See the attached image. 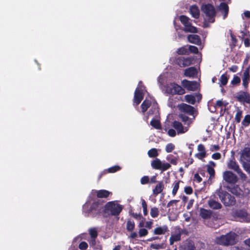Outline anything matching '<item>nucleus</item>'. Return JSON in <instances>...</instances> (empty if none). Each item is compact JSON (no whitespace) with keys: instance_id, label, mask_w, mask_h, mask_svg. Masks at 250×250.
I'll return each mask as SVG.
<instances>
[{"instance_id":"69168bd1","label":"nucleus","mask_w":250,"mask_h":250,"mask_svg":"<svg viewBox=\"0 0 250 250\" xmlns=\"http://www.w3.org/2000/svg\"><path fill=\"white\" fill-rule=\"evenodd\" d=\"M179 201L178 200H172L167 203V207L168 208L170 206H173L174 205H176Z\"/></svg>"},{"instance_id":"8fccbe9b","label":"nucleus","mask_w":250,"mask_h":250,"mask_svg":"<svg viewBox=\"0 0 250 250\" xmlns=\"http://www.w3.org/2000/svg\"><path fill=\"white\" fill-rule=\"evenodd\" d=\"M175 148V146L172 143H168L166 146V151L167 153L172 152Z\"/></svg>"},{"instance_id":"c03bdc74","label":"nucleus","mask_w":250,"mask_h":250,"mask_svg":"<svg viewBox=\"0 0 250 250\" xmlns=\"http://www.w3.org/2000/svg\"><path fill=\"white\" fill-rule=\"evenodd\" d=\"M241 79L239 77L234 75L232 80L231 81L230 83L232 85H238L240 83Z\"/></svg>"},{"instance_id":"4d7b16f0","label":"nucleus","mask_w":250,"mask_h":250,"mask_svg":"<svg viewBox=\"0 0 250 250\" xmlns=\"http://www.w3.org/2000/svg\"><path fill=\"white\" fill-rule=\"evenodd\" d=\"M179 20L181 22L184 24V23H186L187 22H188V21H190V19L185 15H181L179 17Z\"/></svg>"},{"instance_id":"f3484780","label":"nucleus","mask_w":250,"mask_h":250,"mask_svg":"<svg viewBox=\"0 0 250 250\" xmlns=\"http://www.w3.org/2000/svg\"><path fill=\"white\" fill-rule=\"evenodd\" d=\"M143 98L144 94L142 90L137 88L134 92V103L136 105H138L141 102Z\"/></svg>"},{"instance_id":"a19ab883","label":"nucleus","mask_w":250,"mask_h":250,"mask_svg":"<svg viewBox=\"0 0 250 250\" xmlns=\"http://www.w3.org/2000/svg\"><path fill=\"white\" fill-rule=\"evenodd\" d=\"M179 55H188V49L186 46H183L178 48L176 51Z\"/></svg>"},{"instance_id":"f03ea898","label":"nucleus","mask_w":250,"mask_h":250,"mask_svg":"<svg viewBox=\"0 0 250 250\" xmlns=\"http://www.w3.org/2000/svg\"><path fill=\"white\" fill-rule=\"evenodd\" d=\"M123 209L121 205L116 203L115 201H110L105 204L103 209L104 217L107 216H118Z\"/></svg>"},{"instance_id":"338daca9","label":"nucleus","mask_w":250,"mask_h":250,"mask_svg":"<svg viewBox=\"0 0 250 250\" xmlns=\"http://www.w3.org/2000/svg\"><path fill=\"white\" fill-rule=\"evenodd\" d=\"M197 149L200 152H206L205 146L203 144H199L198 146Z\"/></svg>"},{"instance_id":"5701e85b","label":"nucleus","mask_w":250,"mask_h":250,"mask_svg":"<svg viewBox=\"0 0 250 250\" xmlns=\"http://www.w3.org/2000/svg\"><path fill=\"white\" fill-rule=\"evenodd\" d=\"M188 40L190 43L199 45L201 44V40L200 36L196 34H191L188 36Z\"/></svg>"},{"instance_id":"6e6552de","label":"nucleus","mask_w":250,"mask_h":250,"mask_svg":"<svg viewBox=\"0 0 250 250\" xmlns=\"http://www.w3.org/2000/svg\"><path fill=\"white\" fill-rule=\"evenodd\" d=\"M151 166L154 169L160 170L165 171L171 167V165L168 163H162L158 158L152 160L151 162Z\"/></svg>"},{"instance_id":"f704fd0d","label":"nucleus","mask_w":250,"mask_h":250,"mask_svg":"<svg viewBox=\"0 0 250 250\" xmlns=\"http://www.w3.org/2000/svg\"><path fill=\"white\" fill-rule=\"evenodd\" d=\"M148 115H155L156 116L159 114V107L157 104H154L152 106L151 108L149 110L148 113Z\"/></svg>"},{"instance_id":"393cba45","label":"nucleus","mask_w":250,"mask_h":250,"mask_svg":"<svg viewBox=\"0 0 250 250\" xmlns=\"http://www.w3.org/2000/svg\"><path fill=\"white\" fill-rule=\"evenodd\" d=\"M185 26L184 31L186 32H190L195 33L197 32V29L196 27L192 26L190 21L187 22L186 23L183 24Z\"/></svg>"},{"instance_id":"0eeeda50","label":"nucleus","mask_w":250,"mask_h":250,"mask_svg":"<svg viewBox=\"0 0 250 250\" xmlns=\"http://www.w3.org/2000/svg\"><path fill=\"white\" fill-rule=\"evenodd\" d=\"M223 179L226 183L232 186L238 181L237 175L230 170H226L223 173Z\"/></svg>"},{"instance_id":"5fc2aeb1","label":"nucleus","mask_w":250,"mask_h":250,"mask_svg":"<svg viewBox=\"0 0 250 250\" xmlns=\"http://www.w3.org/2000/svg\"><path fill=\"white\" fill-rule=\"evenodd\" d=\"M188 51V52H190L194 54H198L199 52L198 48L196 46L193 45H189Z\"/></svg>"},{"instance_id":"c85d7f7f","label":"nucleus","mask_w":250,"mask_h":250,"mask_svg":"<svg viewBox=\"0 0 250 250\" xmlns=\"http://www.w3.org/2000/svg\"><path fill=\"white\" fill-rule=\"evenodd\" d=\"M120 169H121V167L119 166H114L112 167H110L109 168H108L106 171L105 170V171H103L102 173H101L99 175V179H101L103 174H105L107 172L114 173V172H116L119 171V170H120Z\"/></svg>"},{"instance_id":"de8ad7c7","label":"nucleus","mask_w":250,"mask_h":250,"mask_svg":"<svg viewBox=\"0 0 250 250\" xmlns=\"http://www.w3.org/2000/svg\"><path fill=\"white\" fill-rule=\"evenodd\" d=\"M242 117V111L241 110H238L235 116V120L239 123L241 121V118Z\"/></svg>"},{"instance_id":"a18cd8bd","label":"nucleus","mask_w":250,"mask_h":250,"mask_svg":"<svg viewBox=\"0 0 250 250\" xmlns=\"http://www.w3.org/2000/svg\"><path fill=\"white\" fill-rule=\"evenodd\" d=\"M150 215L153 218H156L159 215V210L156 207H153L151 208Z\"/></svg>"},{"instance_id":"79ce46f5","label":"nucleus","mask_w":250,"mask_h":250,"mask_svg":"<svg viewBox=\"0 0 250 250\" xmlns=\"http://www.w3.org/2000/svg\"><path fill=\"white\" fill-rule=\"evenodd\" d=\"M207 171L209 174V179L214 178L215 177V171L213 167L210 166H206Z\"/></svg>"},{"instance_id":"e433bc0d","label":"nucleus","mask_w":250,"mask_h":250,"mask_svg":"<svg viewBox=\"0 0 250 250\" xmlns=\"http://www.w3.org/2000/svg\"><path fill=\"white\" fill-rule=\"evenodd\" d=\"M181 240V235L180 234H176L174 235H171L169 238V243L170 245H172L175 242H177L180 241Z\"/></svg>"},{"instance_id":"603ef678","label":"nucleus","mask_w":250,"mask_h":250,"mask_svg":"<svg viewBox=\"0 0 250 250\" xmlns=\"http://www.w3.org/2000/svg\"><path fill=\"white\" fill-rule=\"evenodd\" d=\"M179 117L181 119V120L185 123H186L189 121V117L184 113H180L179 115Z\"/></svg>"},{"instance_id":"bf43d9fd","label":"nucleus","mask_w":250,"mask_h":250,"mask_svg":"<svg viewBox=\"0 0 250 250\" xmlns=\"http://www.w3.org/2000/svg\"><path fill=\"white\" fill-rule=\"evenodd\" d=\"M195 157L200 160H202L206 157V152H199L195 154Z\"/></svg>"},{"instance_id":"72a5a7b5","label":"nucleus","mask_w":250,"mask_h":250,"mask_svg":"<svg viewBox=\"0 0 250 250\" xmlns=\"http://www.w3.org/2000/svg\"><path fill=\"white\" fill-rule=\"evenodd\" d=\"M229 78L228 77L227 73L222 74L220 79L219 81L220 82V86H222L226 85L228 82Z\"/></svg>"},{"instance_id":"7c9ffc66","label":"nucleus","mask_w":250,"mask_h":250,"mask_svg":"<svg viewBox=\"0 0 250 250\" xmlns=\"http://www.w3.org/2000/svg\"><path fill=\"white\" fill-rule=\"evenodd\" d=\"M200 216L204 219L209 218L211 216V212L203 208H201L200 211Z\"/></svg>"},{"instance_id":"dca6fc26","label":"nucleus","mask_w":250,"mask_h":250,"mask_svg":"<svg viewBox=\"0 0 250 250\" xmlns=\"http://www.w3.org/2000/svg\"><path fill=\"white\" fill-rule=\"evenodd\" d=\"M250 66L246 68L243 72L242 76V84L246 89H247L248 87L249 81L250 79Z\"/></svg>"},{"instance_id":"4468645a","label":"nucleus","mask_w":250,"mask_h":250,"mask_svg":"<svg viewBox=\"0 0 250 250\" xmlns=\"http://www.w3.org/2000/svg\"><path fill=\"white\" fill-rule=\"evenodd\" d=\"M170 85L171 88L169 93L172 95H183L186 93L184 87L176 83H171Z\"/></svg>"},{"instance_id":"6e6d98bb","label":"nucleus","mask_w":250,"mask_h":250,"mask_svg":"<svg viewBox=\"0 0 250 250\" xmlns=\"http://www.w3.org/2000/svg\"><path fill=\"white\" fill-rule=\"evenodd\" d=\"M236 172L238 174V175L239 176L240 179L242 181L246 180L247 176L243 172V171H242L241 168H240L239 170H237Z\"/></svg>"},{"instance_id":"6ab92c4d","label":"nucleus","mask_w":250,"mask_h":250,"mask_svg":"<svg viewBox=\"0 0 250 250\" xmlns=\"http://www.w3.org/2000/svg\"><path fill=\"white\" fill-rule=\"evenodd\" d=\"M172 126L177 130L178 134L184 133L188 130L183 126L181 123L177 121H174L173 122Z\"/></svg>"},{"instance_id":"473e14b6","label":"nucleus","mask_w":250,"mask_h":250,"mask_svg":"<svg viewBox=\"0 0 250 250\" xmlns=\"http://www.w3.org/2000/svg\"><path fill=\"white\" fill-rule=\"evenodd\" d=\"M151 104V102L149 100H145L141 105V108L143 113L147 111Z\"/></svg>"},{"instance_id":"4be33fe9","label":"nucleus","mask_w":250,"mask_h":250,"mask_svg":"<svg viewBox=\"0 0 250 250\" xmlns=\"http://www.w3.org/2000/svg\"><path fill=\"white\" fill-rule=\"evenodd\" d=\"M197 74V69L194 67H190L185 70L184 76L187 77L193 78Z\"/></svg>"},{"instance_id":"774afa93","label":"nucleus","mask_w":250,"mask_h":250,"mask_svg":"<svg viewBox=\"0 0 250 250\" xmlns=\"http://www.w3.org/2000/svg\"><path fill=\"white\" fill-rule=\"evenodd\" d=\"M168 135L170 137H175L176 136V131L173 129H169L167 132Z\"/></svg>"},{"instance_id":"37998d69","label":"nucleus","mask_w":250,"mask_h":250,"mask_svg":"<svg viewBox=\"0 0 250 250\" xmlns=\"http://www.w3.org/2000/svg\"><path fill=\"white\" fill-rule=\"evenodd\" d=\"M250 124V115L248 114L244 117V118L242 122V125L245 127H247Z\"/></svg>"},{"instance_id":"ddd939ff","label":"nucleus","mask_w":250,"mask_h":250,"mask_svg":"<svg viewBox=\"0 0 250 250\" xmlns=\"http://www.w3.org/2000/svg\"><path fill=\"white\" fill-rule=\"evenodd\" d=\"M202 98V95L200 93L194 94H188L185 96V101L190 104H194L197 101L199 103Z\"/></svg>"},{"instance_id":"c9c22d12","label":"nucleus","mask_w":250,"mask_h":250,"mask_svg":"<svg viewBox=\"0 0 250 250\" xmlns=\"http://www.w3.org/2000/svg\"><path fill=\"white\" fill-rule=\"evenodd\" d=\"M150 125L157 129H161L162 125L160 121L156 119H152L150 122Z\"/></svg>"},{"instance_id":"2f4dec72","label":"nucleus","mask_w":250,"mask_h":250,"mask_svg":"<svg viewBox=\"0 0 250 250\" xmlns=\"http://www.w3.org/2000/svg\"><path fill=\"white\" fill-rule=\"evenodd\" d=\"M135 227V222L131 219H128L126 224V229L128 232H132Z\"/></svg>"},{"instance_id":"cd10ccee","label":"nucleus","mask_w":250,"mask_h":250,"mask_svg":"<svg viewBox=\"0 0 250 250\" xmlns=\"http://www.w3.org/2000/svg\"><path fill=\"white\" fill-rule=\"evenodd\" d=\"M208 203L209 208L213 209H220L222 207L220 203L212 199H210L208 201Z\"/></svg>"},{"instance_id":"680f3d73","label":"nucleus","mask_w":250,"mask_h":250,"mask_svg":"<svg viewBox=\"0 0 250 250\" xmlns=\"http://www.w3.org/2000/svg\"><path fill=\"white\" fill-rule=\"evenodd\" d=\"M130 214L134 218L136 219H140L142 218L143 219L145 220V219L142 217V215L140 213L137 214L136 213L132 212L130 213Z\"/></svg>"},{"instance_id":"09e8293b","label":"nucleus","mask_w":250,"mask_h":250,"mask_svg":"<svg viewBox=\"0 0 250 250\" xmlns=\"http://www.w3.org/2000/svg\"><path fill=\"white\" fill-rule=\"evenodd\" d=\"M89 233L91 238H96L98 236V232L95 228H91L89 229Z\"/></svg>"},{"instance_id":"052dcab7","label":"nucleus","mask_w":250,"mask_h":250,"mask_svg":"<svg viewBox=\"0 0 250 250\" xmlns=\"http://www.w3.org/2000/svg\"><path fill=\"white\" fill-rule=\"evenodd\" d=\"M184 191L187 194H191L193 192V189L190 186H187L185 188Z\"/></svg>"},{"instance_id":"3c124183","label":"nucleus","mask_w":250,"mask_h":250,"mask_svg":"<svg viewBox=\"0 0 250 250\" xmlns=\"http://www.w3.org/2000/svg\"><path fill=\"white\" fill-rule=\"evenodd\" d=\"M141 201L144 214L145 216H146L147 214V204L146 201L143 199H141Z\"/></svg>"},{"instance_id":"7ed1b4c3","label":"nucleus","mask_w":250,"mask_h":250,"mask_svg":"<svg viewBox=\"0 0 250 250\" xmlns=\"http://www.w3.org/2000/svg\"><path fill=\"white\" fill-rule=\"evenodd\" d=\"M237 235L234 232L230 231L225 235L217 237L215 242L217 244L222 246H231L237 243Z\"/></svg>"},{"instance_id":"423d86ee","label":"nucleus","mask_w":250,"mask_h":250,"mask_svg":"<svg viewBox=\"0 0 250 250\" xmlns=\"http://www.w3.org/2000/svg\"><path fill=\"white\" fill-rule=\"evenodd\" d=\"M232 215L241 222H250V214L245 209H237L232 212Z\"/></svg>"},{"instance_id":"4c0bfd02","label":"nucleus","mask_w":250,"mask_h":250,"mask_svg":"<svg viewBox=\"0 0 250 250\" xmlns=\"http://www.w3.org/2000/svg\"><path fill=\"white\" fill-rule=\"evenodd\" d=\"M147 154L150 158H156L159 155L157 149L155 148L149 150L147 152Z\"/></svg>"},{"instance_id":"13d9d810","label":"nucleus","mask_w":250,"mask_h":250,"mask_svg":"<svg viewBox=\"0 0 250 250\" xmlns=\"http://www.w3.org/2000/svg\"><path fill=\"white\" fill-rule=\"evenodd\" d=\"M88 246L86 242L83 241L79 245V248L81 250H85L87 249Z\"/></svg>"},{"instance_id":"aec40b11","label":"nucleus","mask_w":250,"mask_h":250,"mask_svg":"<svg viewBox=\"0 0 250 250\" xmlns=\"http://www.w3.org/2000/svg\"><path fill=\"white\" fill-rule=\"evenodd\" d=\"M218 10L223 14V19H225L228 16L229 7L228 5L224 2H221L218 6Z\"/></svg>"},{"instance_id":"9b49d317","label":"nucleus","mask_w":250,"mask_h":250,"mask_svg":"<svg viewBox=\"0 0 250 250\" xmlns=\"http://www.w3.org/2000/svg\"><path fill=\"white\" fill-rule=\"evenodd\" d=\"M181 85L184 89L185 88L188 91H196L198 88V83L197 82L190 81L186 79L181 81Z\"/></svg>"},{"instance_id":"864d4df0","label":"nucleus","mask_w":250,"mask_h":250,"mask_svg":"<svg viewBox=\"0 0 250 250\" xmlns=\"http://www.w3.org/2000/svg\"><path fill=\"white\" fill-rule=\"evenodd\" d=\"M149 177L148 176H144L140 180V182L142 185H146L149 182Z\"/></svg>"},{"instance_id":"bb28decb","label":"nucleus","mask_w":250,"mask_h":250,"mask_svg":"<svg viewBox=\"0 0 250 250\" xmlns=\"http://www.w3.org/2000/svg\"><path fill=\"white\" fill-rule=\"evenodd\" d=\"M168 228L167 226L164 225L162 227L156 228L153 230V234L155 235L165 234L166 232L168 231Z\"/></svg>"},{"instance_id":"9d476101","label":"nucleus","mask_w":250,"mask_h":250,"mask_svg":"<svg viewBox=\"0 0 250 250\" xmlns=\"http://www.w3.org/2000/svg\"><path fill=\"white\" fill-rule=\"evenodd\" d=\"M240 161L243 167L245 164H250V147H246L242 150Z\"/></svg>"},{"instance_id":"a211bd4d","label":"nucleus","mask_w":250,"mask_h":250,"mask_svg":"<svg viewBox=\"0 0 250 250\" xmlns=\"http://www.w3.org/2000/svg\"><path fill=\"white\" fill-rule=\"evenodd\" d=\"M92 193H96V196L98 198H103L108 197L110 194H112L111 192L105 189L101 190H92Z\"/></svg>"},{"instance_id":"412c9836","label":"nucleus","mask_w":250,"mask_h":250,"mask_svg":"<svg viewBox=\"0 0 250 250\" xmlns=\"http://www.w3.org/2000/svg\"><path fill=\"white\" fill-rule=\"evenodd\" d=\"M237 99L240 102H244L247 104L250 103V94L247 92H242L237 96Z\"/></svg>"},{"instance_id":"c756f323","label":"nucleus","mask_w":250,"mask_h":250,"mask_svg":"<svg viewBox=\"0 0 250 250\" xmlns=\"http://www.w3.org/2000/svg\"><path fill=\"white\" fill-rule=\"evenodd\" d=\"M233 186L231 188H229V191L231 192L233 194L237 196H239L241 194L242 190L240 189L238 185H232Z\"/></svg>"},{"instance_id":"f257e3e1","label":"nucleus","mask_w":250,"mask_h":250,"mask_svg":"<svg viewBox=\"0 0 250 250\" xmlns=\"http://www.w3.org/2000/svg\"><path fill=\"white\" fill-rule=\"evenodd\" d=\"M103 202L98 199L94 201L92 204L89 207L87 203H85L83 206V211L86 216L92 215V217H95L97 215H99L102 212L103 208Z\"/></svg>"},{"instance_id":"0e129e2a","label":"nucleus","mask_w":250,"mask_h":250,"mask_svg":"<svg viewBox=\"0 0 250 250\" xmlns=\"http://www.w3.org/2000/svg\"><path fill=\"white\" fill-rule=\"evenodd\" d=\"M211 157L212 159H213L214 160H219L221 158V155L220 153L216 152V153H213Z\"/></svg>"},{"instance_id":"20e7f679","label":"nucleus","mask_w":250,"mask_h":250,"mask_svg":"<svg viewBox=\"0 0 250 250\" xmlns=\"http://www.w3.org/2000/svg\"><path fill=\"white\" fill-rule=\"evenodd\" d=\"M215 193L225 206H233L235 204L236 200L235 197L227 191L223 190L221 187L216 190Z\"/></svg>"},{"instance_id":"e2e57ef3","label":"nucleus","mask_w":250,"mask_h":250,"mask_svg":"<svg viewBox=\"0 0 250 250\" xmlns=\"http://www.w3.org/2000/svg\"><path fill=\"white\" fill-rule=\"evenodd\" d=\"M160 210L162 211V212L165 213L166 212V207L167 206L166 205V203H162L160 204Z\"/></svg>"},{"instance_id":"a878e982","label":"nucleus","mask_w":250,"mask_h":250,"mask_svg":"<svg viewBox=\"0 0 250 250\" xmlns=\"http://www.w3.org/2000/svg\"><path fill=\"white\" fill-rule=\"evenodd\" d=\"M165 187L163 181L159 182L156 185L155 188L153 189V194L156 196L161 193L164 190Z\"/></svg>"},{"instance_id":"2eb2a0df","label":"nucleus","mask_w":250,"mask_h":250,"mask_svg":"<svg viewBox=\"0 0 250 250\" xmlns=\"http://www.w3.org/2000/svg\"><path fill=\"white\" fill-rule=\"evenodd\" d=\"M231 152L232 155L227 162V167L236 172L237 170H239L240 168L234 157V153L232 151Z\"/></svg>"},{"instance_id":"b1692460","label":"nucleus","mask_w":250,"mask_h":250,"mask_svg":"<svg viewBox=\"0 0 250 250\" xmlns=\"http://www.w3.org/2000/svg\"><path fill=\"white\" fill-rule=\"evenodd\" d=\"M189 13L192 17L195 19H197L199 18L200 11L196 5H192L190 7Z\"/></svg>"},{"instance_id":"39448f33","label":"nucleus","mask_w":250,"mask_h":250,"mask_svg":"<svg viewBox=\"0 0 250 250\" xmlns=\"http://www.w3.org/2000/svg\"><path fill=\"white\" fill-rule=\"evenodd\" d=\"M201 10L207 18L208 22L213 23L214 22L216 12L212 4L210 3L203 4L201 6Z\"/></svg>"},{"instance_id":"49530a36","label":"nucleus","mask_w":250,"mask_h":250,"mask_svg":"<svg viewBox=\"0 0 250 250\" xmlns=\"http://www.w3.org/2000/svg\"><path fill=\"white\" fill-rule=\"evenodd\" d=\"M148 233V230L145 228H141L138 231V235L140 237H145Z\"/></svg>"},{"instance_id":"1a4fd4ad","label":"nucleus","mask_w":250,"mask_h":250,"mask_svg":"<svg viewBox=\"0 0 250 250\" xmlns=\"http://www.w3.org/2000/svg\"><path fill=\"white\" fill-rule=\"evenodd\" d=\"M194 60L192 57L180 56L175 58V63L181 67H185L193 64Z\"/></svg>"},{"instance_id":"58836bf2","label":"nucleus","mask_w":250,"mask_h":250,"mask_svg":"<svg viewBox=\"0 0 250 250\" xmlns=\"http://www.w3.org/2000/svg\"><path fill=\"white\" fill-rule=\"evenodd\" d=\"M167 160L172 165H176L177 164L178 158L176 157H174L172 154L167 155Z\"/></svg>"},{"instance_id":"ea45409f","label":"nucleus","mask_w":250,"mask_h":250,"mask_svg":"<svg viewBox=\"0 0 250 250\" xmlns=\"http://www.w3.org/2000/svg\"><path fill=\"white\" fill-rule=\"evenodd\" d=\"M180 182V180L175 181L173 184V187L172 191V194L173 196H175L177 192V191L179 188V183Z\"/></svg>"},{"instance_id":"f8f14e48","label":"nucleus","mask_w":250,"mask_h":250,"mask_svg":"<svg viewBox=\"0 0 250 250\" xmlns=\"http://www.w3.org/2000/svg\"><path fill=\"white\" fill-rule=\"evenodd\" d=\"M178 108L182 113H183L191 116H194L196 111L193 106L185 103H182L179 104Z\"/></svg>"}]
</instances>
